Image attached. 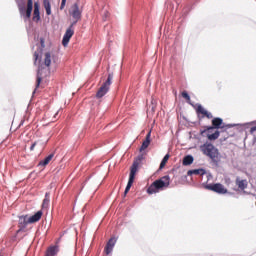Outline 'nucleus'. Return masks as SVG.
Returning <instances> with one entry per match:
<instances>
[{
    "mask_svg": "<svg viewBox=\"0 0 256 256\" xmlns=\"http://www.w3.org/2000/svg\"><path fill=\"white\" fill-rule=\"evenodd\" d=\"M53 61V56L51 52H45L43 58L40 60V66L38 68L37 79H36V89H39V85H41V81H43V77H47L51 67V63Z\"/></svg>",
    "mask_w": 256,
    "mask_h": 256,
    "instance_id": "nucleus-2",
    "label": "nucleus"
},
{
    "mask_svg": "<svg viewBox=\"0 0 256 256\" xmlns=\"http://www.w3.org/2000/svg\"><path fill=\"white\" fill-rule=\"evenodd\" d=\"M237 187L240 189V191H245L247 189V181L241 180V178L237 177L235 181Z\"/></svg>",
    "mask_w": 256,
    "mask_h": 256,
    "instance_id": "nucleus-17",
    "label": "nucleus"
},
{
    "mask_svg": "<svg viewBox=\"0 0 256 256\" xmlns=\"http://www.w3.org/2000/svg\"><path fill=\"white\" fill-rule=\"evenodd\" d=\"M40 6L39 2L34 3V11H33V21L39 22L41 21V12L39 11Z\"/></svg>",
    "mask_w": 256,
    "mask_h": 256,
    "instance_id": "nucleus-13",
    "label": "nucleus"
},
{
    "mask_svg": "<svg viewBox=\"0 0 256 256\" xmlns=\"http://www.w3.org/2000/svg\"><path fill=\"white\" fill-rule=\"evenodd\" d=\"M205 173H207L205 171V169L200 168V169L189 170L187 172V175H200V176H203V175H205Z\"/></svg>",
    "mask_w": 256,
    "mask_h": 256,
    "instance_id": "nucleus-20",
    "label": "nucleus"
},
{
    "mask_svg": "<svg viewBox=\"0 0 256 256\" xmlns=\"http://www.w3.org/2000/svg\"><path fill=\"white\" fill-rule=\"evenodd\" d=\"M182 97L186 99L188 103L191 101V96H189V93H187V91L182 92Z\"/></svg>",
    "mask_w": 256,
    "mask_h": 256,
    "instance_id": "nucleus-26",
    "label": "nucleus"
},
{
    "mask_svg": "<svg viewBox=\"0 0 256 256\" xmlns=\"http://www.w3.org/2000/svg\"><path fill=\"white\" fill-rule=\"evenodd\" d=\"M104 251L106 255H110V253L113 251V248L111 246L106 245Z\"/></svg>",
    "mask_w": 256,
    "mask_h": 256,
    "instance_id": "nucleus-28",
    "label": "nucleus"
},
{
    "mask_svg": "<svg viewBox=\"0 0 256 256\" xmlns=\"http://www.w3.org/2000/svg\"><path fill=\"white\" fill-rule=\"evenodd\" d=\"M200 151L206 157H209L214 163L219 161V149H217L213 144L206 142L200 146Z\"/></svg>",
    "mask_w": 256,
    "mask_h": 256,
    "instance_id": "nucleus-4",
    "label": "nucleus"
},
{
    "mask_svg": "<svg viewBox=\"0 0 256 256\" xmlns=\"http://www.w3.org/2000/svg\"><path fill=\"white\" fill-rule=\"evenodd\" d=\"M29 218L27 216H20L19 217V227L20 229H25V227H27V225H29Z\"/></svg>",
    "mask_w": 256,
    "mask_h": 256,
    "instance_id": "nucleus-18",
    "label": "nucleus"
},
{
    "mask_svg": "<svg viewBox=\"0 0 256 256\" xmlns=\"http://www.w3.org/2000/svg\"><path fill=\"white\" fill-rule=\"evenodd\" d=\"M106 245L113 249V247H115V238H110Z\"/></svg>",
    "mask_w": 256,
    "mask_h": 256,
    "instance_id": "nucleus-27",
    "label": "nucleus"
},
{
    "mask_svg": "<svg viewBox=\"0 0 256 256\" xmlns=\"http://www.w3.org/2000/svg\"><path fill=\"white\" fill-rule=\"evenodd\" d=\"M167 161H169V154H166L160 163V169H163L165 165H167Z\"/></svg>",
    "mask_w": 256,
    "mask_h": 256,
    "instance_id": "nucleus-25",
    "label": "nucleus"
},
{
    "mask_svg": "<svg viewBox=\"0 0 256 256\" xmlns=\"http://www.w3.org/2000/svg\"><path fill=\"white\" fill-rule=\"evenodd\" d=\"M151 145V131H149L145 137V140L142 142L140 151H145Z\"/></svg>",
    "mask_w": 256,
    "mask_h": 256,
    "instance_id": "nucleus-14",
    "label": "nucleus"
},
{
    "mask_svg": "<svg viewBox=\"0 0 256 256\" xmlns=\"http://www.w3.org/2000/svg\"><path fill=\"white\" fill-rule=\"evenodd\" d=\"M50 195L51 194L49 192L45 193V198L42 202V209H49Z\"/></svg>",
    "mask_w": 256,
    "mask_h": 256,
    "instance_id": "nucleus-21",
    "label": "nucleus"
},
{
    "mask_svg": "<svg viewBox=\"0 0 256 256\" xmlns=\"http://www.w3.org/2000/svg\"><path fill=\"white\" fill-rule=\"evenodd\" d=\"M75 25H77V22H72L69 28H67L62 40V45L64 47H67V45H69V41H71V37L75 35V30L73 29Z\"/></svg>",
    "mask_w": 256,
    "mask_h": 256,
    "instance_id": "nucleus-8",
    "label": "nucleus"
},
{
    "mask_svg": "<svg viewBox=\"0 0 256 256\" xmlns=\"http://www.w3.org/2000/svg\"><path fill=\"white\" fill-rule=\"evenodd\" d=\"M134 182H135V180H128L127 186L124 191V197H126L127 193H129V191H131V187H133Z\"/></svg>",
    "mask_w": 256,
    "mask_h": 256,
    "instance_id": "nucleus-24",
    "label": "nucleus"
},
{
    "mask_svg": "<svg viewBox=\"0 0 256 256\" xmlns=\"http://www.w3.org/2000/svg\"><path fill=\"white\" fill-rule=\"evenodd\" d=\"M141 159H143V155L138 156V160L141 161Z\"/></svg>",
    "mask_w": 256,
    "mask_h": 256,
    "instance_id": "nucleus-32",
    "label": "nucleus"
},
{
    "mask_svg": "<svg viewBox=\"0 0 256 256\" xmlns=\"http://www.w3.org/2000/svg\"><path fill=\"white\" fill-rule=\"evenodd\" d=\"M41 43H42V45H43V40H41Z\"/></svg>",
    "mask_w": 256,
    "mask_h": 256,
    "instance_id": "nucleus-33",
    "label": "nucleus"
},
{
    "mask_svg": "<svg viewBox=\"0 0 256 256\" xmlns=\"http://www.w3.org/2000/svg\"><path fill=\"white\" fill-rule=\"evenodd\" d=\"M59 246H49L45 252V256H57Z\"/></svg>",
    "mask_w": 256,
    "mask_h": 256,
    "instance_id": "nucleus-15",
    "label": "nucleus"
},
{
    "mask_svg": "<svg viewBox=\"0 0 256 256\" xmlns=\"http://www.w3.org/2000/svg\"><path fill=\"white\" fill-rule=\"evenodd\" d=\"M137 169H139V161H134L130 169L129 180L135 181V175H137Z\"/></svg>",
    "mask_w": 256,
    "mask_h": 256,
    "instance_id": "nucleus-12",
    "label": "nucleus"
},
{
    "mask_svg": "<svg viewBox=\"0 0 256 256\" xmlns=\"http://www.w3.org/2000/svg\"><path fill=\"white\" fill-rule=\"evenodd\" d=\"M43 6L46 11V15H51V2L49 0H44Z\"/></svg>",
    "mask_w": 256,
    "mask_h": 256,
    "instance_id": "nucleus-22",
    "label": "nucleus"
},
{
    "mask_svg": "<svg viewBox=\"0 0 256 256\" xmlns=\"http://www.w3.org/2000/svg\"><path fill=\"white\" fill-rule=\"evenodd\" d=\"M82 11L79 9V3H74L69 9V15H71L74 22L81 21Z\"/></svg>",
    "mask_w": 256,
    "mask_h": 256,
    "instance_id": "nucleus-10",
    "label": "nucleus"
},
{
    "mask_svg": "<svg viewBox=\"0 0 256 256\" xmlns=\"http://www.w3.org/2000/svg\"><path fill=\"white\" fill-rule=\"evenodd\" d=\"M53 157H55V153L49 154L44 160L40 161L39 165H41L42 167H46L48 163H51Z\"/></svg>",
    "mask_w": 256,
    "mask_h": 256,
    "instance_id": "nucleus-19",
    "label": "nucleus"
},
{
    "mask_svg": "<svg viewBox=\"0 0 256 256\" xmlns=\"http://www.w3.org/2000/svg\"><path fill=\"white\" fill-rule=\"evenodd\" d=\"M256 131V125L250 128V133L253 134Z\"/></svg>",
    "mask_w": 256,
    "mask_h": 256,
    "instance_id": "nucleus-31",
    "label": "nucleus"
},
{
    "mask_svg": "<svg viewBox=\"0 0 256 256\" xmlns=\"http://www.w3.org/2000/svg\"><path fill=\"white\" fill-rule=\"evenodd\" d=\"M112 83H113V73H110L108 74L107 79L103 81L102 85L98 89L96 93V99H102V97H105V95L109 93V89Z\"/></svg>",
    "mask_w": 256,
    "mask_h": 256,
    "instance_id": "nucleus-6",
    "label": "nucleus"
},
{
    "mask_svg": "<svg viewBox=\"0 0 256 256\" xmlns=\"http://www.w3.org/2000/svg\"><path fill=\"white\" fill-rule=\"evenodd\" d=\"M18 11L23 17L24 21L31 19V13H33V0H27V6L25 8V2L18 3Z\"/></svg>",
    "mask_w": 256,
    "mask_h": 256,
    "instance_id": "nucleus-5",
    "label": "nucleus"
},
{
    "mask_svg": "<svg viewBox=\"0 0 256 256\" xmlns=\"http://www.w3.org/2000/svg\"><path fill=\"white\" fill-rule=\"evenodd\" d=\"M206 189H208V191L218 193L219 195L227 194V188H225V186L221 183L208 184L206 185Z\"/></svg>",
    "mask_w": 256,
    "mask_h": 256,
    "instance_id": "nucleus-9",
    "label": "nucleus"
},
{
    "mask_svg": "<svg viewBox=\"0 0 256 256\" xmlns=\"http://www.w3.org/2000/svg\"><path fill=\"white\" fill-rule=\"evenodd\" d=\"M171 185V178L169 175L163 176L158 180H155L147 189V193L149 195H153V193H159V191H163V189H167Z\"/></svg>",
    "mask_w": 256,
    "mask_h": 256,
    "instance_id": "nucleus-3",
    "label": "nucleus"
},
{
    "mask_svg": "<svg viewBox=\"0 0 256 256\" xmlns=\"http://www.w3.org/2000/svg\"><path fill=\"white\" fill-rule=\"evenodd\" d=\"M194 159H193V156L191 155H188V156H185L184 159H183V165H192Z\"/></svg>",
    "mask_w": 256,
    "mask_h": 256,
    "instance_id": "nucleus-23",
    "label": "nucleus"
},
{
    "mask_svg": "<svg viewBox=\"0 0 256 256\" xmlns=\"http://www.w3.org/2000/svg\"><path fill=\"white\" fill-rule=\"evenodd\" d=\"M34 59L35 63H37V60L39 59V52H34Z\"/></svg>",
    "mask_w": 256,
    "mask_h": 256,
    "instance_id": "nucleus-30",
    "label": "nucleus"
},
{
    "mask_svg": "<svg viewBox=\"0 0 256 256\" xmlns=\"http://www.w3.org/2000/svg\"><path fill=\"white\" fill-rule=\"evenodd\" d=\"M65 5H67V0H62L60 5V11H63V9H65Z\"/></svg>",
    "mask_w": 256,
    "mask_h": 256,
    "instance_id": "nucleus-29",
    "label": "nucleus"
},
{
    "mask_svg": "<svg viewBox=\"0 0 256 256\" xmlns=\"http://www.w3.org/2000/svg\"><path fill=\"white\" fill-rule=\"evenodd\" d=\"M215 129H222L223 131L231 129V124L223 123V119L216 117L212 119V126H206L204 130L201 131V135H206L209 141H217L221 132ZM215 131V132H213Z\"/></svg>",
    "mask_w": 256,
    "mask_h": 256,
    "instance_id": "nucleus-1",
    "label": "nucleus"
},
{
    "mask_svg": "<svg viewBox=\"0 0 256 256\" xmlns=\"http://www.w3.org/2000/svg\"><path fill=\"white\" fill-rule=\"evenodd\" d=\"M41 217H43V211L40 210L29 217V223H37L41 221Z\"/></svg>",
    "mask_w": 256,
    "mask_h": 256,
    "instance_id": "nucleus-16",
    "label": "nucleus"
},
{
    "mask_svg": "<svg viewBox=\"0 0 256 256\" xmlns=\"http://www.w3.org/2000/svg\"><path fill=\"white\" fill-rule=\"evenodd\" d=\"M43 149H45V142L43 141H35L31 146H30V151H35L37 150L38 152L41 153V151H43Z\"/></svg>",
    "mask_w": 256,
    "mask_h": 256,
    "instance_id": "nucleus-11",
    "label": "nucleus"
},
{
    "mask_svg": "<svg viewBox=\"0 0 256 256\" xmlns=\"http://www.w3.org/2000/svg\"><path fill=\"white\" fill-rule=\"evenodd\" d=\"M195 111L199 121L205 119V117L206 119H213V114L204 109V107L201 104H197Z\"/></svg>",
    "mask_w": 256,
    "mask_h": 256,
    "instance_id": "nucleus-7",
    "label": "nucleus"
}]
</instances>
